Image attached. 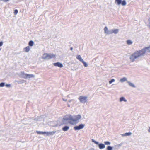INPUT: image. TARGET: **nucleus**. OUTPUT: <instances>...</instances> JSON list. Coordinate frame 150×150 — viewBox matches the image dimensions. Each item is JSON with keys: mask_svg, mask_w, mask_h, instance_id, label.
<instances>
[{"mask_svg": "<svg viewBox=\"0 0 150 150\" xmlns=\"http://www.w3.org/2000/svg\"><path fill=\"white\" fill-rule=\"evenodd\" d=\"M115 81V80L114 79H112L110 81H109V83L110 84L114 82Z\"/></svg>", "mask_w": 150, "mask_h": 150, "instance_id": "nucleus-24", "label": "nucleus"}, {"mask_svg": "<svg viewBox=\"0 0 150 150\" xmlns=\"http://www.w3.org/2000/svg\"><path fill=\"white\" fill-rule=\"evenodd\" d=\"M36 132L39 134H46L47 135H52L54 134L55 132H42L41 131H37Z\"/></svg>", "mask_w": 150, "mask_h": 150, "instance_id": "nucleus-4", "label": "nucleus"}, {"mask_svg": "<svg viewBox=\"0 0 150 150\" xmlns=\"http://www.w3.org/2000/svg\"><path fill=\"white\" fill-rule=\"evenodd\" d=\"M137 58L134 53L132 54L130 57V59L132 62L134 61L135 59Z\"/></svg>", "mask_w": 150, "mask_h": 150, "instance_id": "nucleus-10", "label": "nucleus"}, {"mask_svg": "<svg viewBox=\"0 0 150 150\" xmlns=\"http://www.w3.org/2000/svg\"><path fill=\"white\" fill-rule=\"evenodd\" d=\"M81 118V116L79 115L70 117L68 118L69 122L71 124H73L78 122L79 120Z\"/></svg>", "mask_w": 150, "mask_h": 150, "instance_id": "nucleus-2", "label": "nucleus"}, {"mask_svg": "<svg viewBox=\"0 0 150 150\" xmlns=\"http://www.w3.org/2000/svg\"><path fill=\"white\" fill-rule=\"evenodd\" d=\"M112 147L110 146H108L107 148V150H112Z\"/></svg>", "mask_w": 150, "mask_h": 150, "instance_id": "nucleus-26", "label": "nucleus"}, {"mask_svg": "<svg viewBox=\"0 0 150 150\" xmlns=\"http://www.w3.org/2000/svg\"><path fill=\"white\" fill-rule=\"evenodd\" d=\"M118 32V29H115L112 30V32L115 34L117 33Z\"/></svg>", "mask_w": 150, "mask_h": 150, "instance_id": "nucleus-21", "label": "nucleus"}, {"mask_svg": "<svg viewBox=\"0 0 150 150\" xmlns=\"http://www.w3.org/2000/svg\"><path fill=\"white\" fill-rule=\"evenodd\" d=\"M81 62L83 64V65L85 67H86L87 66V63L85 62L83 60Z\"/></svg>", "mask_w": 150, "mask_h": 150, "instance_id": "nucleus-23", "label": "nucleus"}, {"mask_svg": "<svg viewBox=\"0 0 150 150\" xmlns=\"http://www.w3.org/2000/svg\"><path fill=\"white\" fill-rule=\"evenodd\" d=\"M79 99L81 102L85 103L87 101V97L81 96L79 97Z\"/></svg>", "mask_w": 150, "mask_h": 150, "instance_id": "nucleus-5", "label": "nucleus"}, {"mask_svg": "<svg viewBox=\"0 0 150 150\" xmlns=\"http://www.w3.org/2000/svg\"><path fill=\"white\" fill-rule=\"evenodd\" d=\"M128 83H129V85L131 86H132L133 87H134V86L132 83H131V82H128Z\"/></svg>", "mask_w": 150, "mask_h": 150, "instance_id": "nucleus-29", "label": "nucleus"}, {"mask_svg": "<svg viewBox=\"0 0 150 150\" xmlns=\"http://www.w3.org/2000/svg\"><path fill=\"white\" fill-rule=\"evenodd\" d=\"M126 80V79L125 77L122 78L120 79V81L121 82H124Z\"/></svg>", "mask_w": 150, "mask_h": 150, "instance_id": "nucleus-20", "label": "nucleus"}, {"mask_svg": "<svg viewBox=\"0 0 150 150\" xmlns=\"http://www.w3.org/2000/svg\"><path fill=\"white\" fill-rule=\"evenodd\" d=\"M120 101L121 102L122 101H124L125 102H126V100L125 99L124 97H121L120 98Z\"/></svg>", "mask_w": 150, "mask_h": 150, "instance_id": "nucleus-18", "label": "nucleus"}, {"mask_svg": "<svg viewBox=\"0 0 150 150\" xmlns=\"http://www.w3.org/2000/svg\"><path fill=\"white\" fill-rule=\"evenodd\" d=\"M55 57V55L53 54L45 53L43 55L42 58L49 59L52 58H54Z\"/></svg>", "mask_w": 150, "mask_h": 150, "instance_id": "nucleus-3", "label": "nucleus"}, {"mask_svg": "<svg viewBox=\"0 0 150 150\" xmlns=\"http://www.w3.org/2000/svg\"><path fill=\"white\" fill-rule=\"evenodd\" d=\"M18 13V10H17L16 9L14 11V15H16Z\"/></svg>", "mask_w": 150, "mask_h": 150, "instance_id": "nucleus-28", "label": "nucleus"}, {"mask_svg": "<svg viewBox=\"0 0 150 150\" xmlns=\"http://www.w3.org/2000/svg\"><path fill=\"white\" fill-rule=\"evenodd\" d=\"M22 74L23 75V78H32L34 77V76L33 74H24L22 73Z\"/></svg>", "mask_w": 150, "mask_h": 150, "instance_id": "nucleus-8", "label": "nucleus"}, {"mask_svg": "<svg viewBox=\"0 0 150 150\" xmlns=\"http://www.w3.org/2000/svg\"><path fill=\"white\" fill-rule=\"evenodd\" d=\"M98 145H99V148L100 149H103V148H105V145L103 144H102V143L100 144H98Z\"/></svg>", "mask_w": 150, "mask_h": 150, "instance_id": "nucleus-12", "label": "nucleus"}, {"mask_svg": "<svg viewBox=\"0 0 150 150\" xmlns=\"http://www.w3.org/2000/svg\"><path fill=\"white\" fill-rule=\"evenodd\" d=\"M148 131L150 132V127L149 128V129H148Z\"/></svg>", "mask_w": 150, "mask_h": 150, "instance_id": "nucleus-34", "label": "nucleus"}, {"mask_svg": "<svg viewBox=\"0 0 150 150\" xmlns=\"http://www.w3.org/2000/svg\"><path fill=\"white\" fill-rule=\"evenodd\" d=\"M104 31L105 33L107 34H109V32L108 31V28L106 27H105L104 28Z\"/></svg>", "mask_w": 150, "mask_h": 150, "instance_id": "nucleus-16", "label": "nucleus"}, {"mask_svg": "<svg viewBox=\"0 0 150 150\" xmlns=\"http://www.w3.org/2000/svg\"><path fill=\"white\" fill-rule=\"evenodd\" d=\"M85 126V125L83 124L79 125V126L74 127V129L75 130H79L83 128Z\"/></svg>", "mask_w": 150, "mask_h": 150, "instance_id": "nucleus-7", "label": "nucleus"}, {"mask_svg": "<svg viewBox=\"0 0 150 150\" xmlns=\"http://www.w3.org/2000/svg\"><path fill=\"white\" fill-rule=\"evenodd\" d=\"M34 42L32 41H30L29 42V45L30 46H33V45Z\"/></svg>", "mask_w": 150, "mask_h": 150, "instance_id": "nucleus-19", "label": "nucleus"}, {"mask_svg": "<svg viewBox=\"0 0 150 150\" xmlns=\"http://www.w3.org/2000/svg\"><path fill=\"white\" fill-rule=\"evenodd\" d=\"M53 65L55 66H57L60 68H62L63 67L62 64L60 62H57L53 64Z\"/></svg>", "mask_w": 150, "mask_h": 150, "instance_id": "nucleus-11", "label": "nucleus"}, {"mask_svg": "<svg viewBox=\"0 0 150 150\" xmlns=\"http://www.w3.org/2000/svg\"><path fill=\"white\" fill-rule=\"evenodd\" d=\"M73 48L72 47H71L70 48L71 50H72Z\"/></svg>", "mask_w": 150, "mask_h": 150, "instance_id": "nucleus-35", "label": "nucleus"}, {"mask_svg": "<svg viewBox=\"0 0 150 150\" xmlns=\"http://www.w3.org/2000/svg\"><path fill=\"white\" fill-rule=\"evenodd\" d=\"M104 143L105 145H110V142L108 141L105 142Z\"/></svg>", "mask_w": 150, "mask_h": 150, "instance_id": "nucleus-27", "label": "nucleus"}, {"mask_svg": "<svg viewBox=\"0 0 150 150\" xmlns=\"http://www.w3.org/2000/svg\"><path fill=\"white\" fill-rule=\"evenodd\" d=\"M147 50L148 52H150V47L144 48L142 49L136 51L134 53L137 58L141 56L144 55Z\"/></svg>", "mask_w": 150, "mask_h": 150, "instance_id": "nucleus-1", "label": "nucleus"}, {"mask_svg": "<svg viewBox=\"0 0 150 150\" xmlns=\"http://www.w3.org/2000/svg\"><path fill=\"white\" fill-rule=\"evenodd\" d=\"M4 84L3 83H1L0 84V87H2L4 86Z\"/></svg>", "mask_w": 150, "mask_h": 150, "instance_id": "nucleus-30", "label": "nucleus"}, {"mask_svg": "<svg viewBox=\"0 0 150 150\" xmlns=\"http://www.w3.org/2000/svg\"><path fill=\"white\" fill-rule=\"evenodd\" d=\"M137 58L134 53L132 54L130 57V59L132 62L134 61L135 59Z\"/></svg>", "mask_w": 150, "mask_h": 150, "instance_id": "nucleus-9", "label": "nucleus"}, {"mask_svg": "<svg viewBox=\"0 0 150 150\" xmlns=\"http://www.w3.org/2000/svg\"><path fill=\"white\" fill-rule=\"evenodd\" d=\"M4 2H6L8 1H9V0H2Z\"/></svg>", "mask_w": 150, "mask_h": 150, "instance_id": "nucleus-32", "label": "nucleus"}, {"mask_svg": "<svg viewBox=\"0 0 150 150\" xmlns=\"http://www.w3.org/2000/svg\"><path fill=\"white\" fill-rule=\"evenodd\" d=\"M30 50V48L29 46H28L25 47L24 49V51L25 52H28Z\"/></svg>", "mask_w": 150, "mask_h": 150, "instance_id": "nucleus-14", "label": "nucleus"}, {"mask_svg": "<svg viewBox=\"0 0 150 150\" xmlns=\"http://www.w3.org/2000/svg\"><path fill=\"white\" fill-rule=\"evenodd\" d=\"M3 45V42H0V47L2 46Z\"/></svg>", "mask_w": 150, "mask_h": 150, "instance_id": "nucleus-31", "label": "nucleus"}, {"mask_svg": "<svg viewBox=\"0 0 150 150\" xmlns=\"http://www.w3.org/2000/svg\"><path fill=\"white\" fill-rule=\"evenodd\" d=\"M131 134V133L130 132L126 133L124 134V136H127L130 135Z\"/></svg>", "mask_w": 150, "mask_h": 150, "instance_id": "nucleus-22", "label": "nucleus"}, {"mask_svg": "<svg viewBox=\"0 0 150 150\" xmlns=\"http://www.w3.org/2000/svg\"><path fill=\"white\" fill-rule=\"evenodd\" d=\"M6 86L8 87H10V85H9V84H6Z\"/></svg>", "mask_w": 150, "mask_h": 150, "instance_id": "nucleus-33", "label": "nucleus"}, {"mask_svg": "<svg viewBox=\"0 0 150 150\" xmlns=\"http://www.w3.org/2000/svg\"><path fill=\"white\" fill-rule=\"evenodd\" d=\"M92 142L94 143L95 144H98V142H97L95 141L93 139H92Z\"/></svg>", "mask_w": 150, "mask_h": 150, "instance_id": "nucleus-25", "label": "nucleus"}, {"mask_svg": "<svg viewBox=\"0 0 150 150\" xmlns=\"http://www.w3.org/2000/svg\"><path fill=\"white\" fill-rule=\"evenodd\" d=\"M76 58L81 62H82L83 60V59L81 58L80 55H79L77 56Z\"/></svg>", "mask_w": 150, "mask_h": 150, "instance_id": "nucleus-15", "label": "nucleus"}, {"mask_svg": "<svg viewBox=\"0 0 150 150\" xmlns=\"http://www.w3.org/2000/svg\"><path fill=\"white\" fill-rule=\"evenodd\" d=\"M115 2L118 5L121 4L123 6H125L126 4V2L125 0H123L122 1L121 0H115Z\"/></svg>", "mask_w": 150, "mask_h": 150, "instance_id": "nucleus-6", "label": "nucleus"}, {"mask_svg": "<svg viewBox=\"0 0 150 150\" xmlns=\"http://www.w3.org/2000/svg\"><path fill=\"white\" fill-rule=\"evenodd\" d=\"M127 44L128 45H130L132 44V42L130 40H128L127 41Z\"/></svg>", "mask_w": 150, "mask_h": 150, "instance_id": "nucleus-17", "label": "nucleus"}, {"mask_svg": "<svg viewBox=\"0 0 150 150\" xmlns=\"http://www.w3.org/2000/svg\"><path fill=\"white\" fill-rule=\"evenodd\" d=\"M69 127L68 126H65L62 128V130L64 131H66L69 130Z\"/></svg>", "mask_w": 150, "mask_h": 150, "instance_id": "nucleus-13", "label": "nucleus"}]
</instances>
